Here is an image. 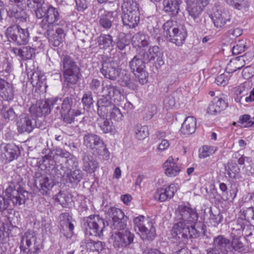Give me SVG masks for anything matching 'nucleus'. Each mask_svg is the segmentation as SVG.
I'll return each instance as SVG.
<instances>
[{
    "instance_id": "nucleus-49",
    "label": "nucleus",
    "mask_w": 254,
    "mask_h": 254,
    "mask_svg": "<svg viewBox=\"0 0 254 254\" xmlns=\"http://www.w3.org/2000/svg\"><path fill=\"white\" fill-rule=\"evenodd\" d=\"M17 54L21 56L23 60L31 59L35 54V50L29 46L24 47L22 49H16Z\"/></svg>"
},
{
    "instance_id": "nucleus-40",
    "label": "nucleus",
    "mask_w": 254,
    "mask_h": 254,
    "mask_svg": "<svg viewBox=\"0 0 254 254\" xmlns=\"http://www.w3.org/2000/svg\"><path fill=\"white\" fill-rule=\"evenodd\" d=\"M233 158L238 159V163L240 165H244L246 161L250 163L249 166L246 167L247 173L248 175L254 174V164L249 158L245 157L243 155H241L238 152L233 154Z\"/></svg>"
},
{
    "instance_id": "nucleus-7",
    "label": "nucleus",
    "mask_w": 254,
    "mask_h": 254,
    "mask_svg": "<svg viewBox=\"0 0 254 254\" xmlns=\"http://www.w3.org/2000/svg\"><path fill=\"white\" fill-rule=\"evenodd\" d=\"M163 29L164 35L167 41L174 43L177 46H180L184 43L187 32L183 26H173L172 21H167L163 24Z\"/></svg>"
},
{
    "instance_id": "nucleus-13",
    "label": "nucleus",
    "mask_w": 254,
    "mask_h": 254,
    "mask_svg": "<svg viewBox=\"0 0 254 254\" xmlns=\"http://www.w3.org/2000/svg\"><path fill=\"white\" fill-rule=\"evenodd\" d=\"M140 50L148 64L156 60L155 66L156 68L164 64L163 52L159 46L156 45L150 46L148 50L140 49Z\"/></svg>"
},
{
    "instance_id": "nucleus-59",
    "label": "nucleus",
    "mask_w": 254,
    "mask_h": 254,
    "mask_svg": "<svg viewBox=\"0 0 254 254\" xmlns=\"http://www.w3.org/2000/svg\"><path fill=\"white\" fill-rule=\"evenodd\" d=\"M12 64L7 59H4L0 64V73L5 72L8 75L12 71Z\"/></svg>"
},
{
    "instance_id": "nucleus-4",
    "label": "nucleus",
    "mask_w": 254,
    "mask_h": 254,
    "mask_svg": "<svg viewBox=\"0 0 254 254\" xmlns=\"http://www.w3.org/2000/svg\"><path fill=\"white\" fill-rule=\"evenodd\" d=\"M102 67L100 72L105 78L115 81L120 73V57L119 54L112 56H103L101 61Z\"/></svg>"
},
{
    "instance_id": "nucleus-42",
    "label": "nucleus",
    "mask_w": 254,
    "mask_h": 254,
    "mask_svg": "<svg viewBox=\"0 0 254 254\" xmlns=\"http://www.w3.org/2000/svg\"><path fill=\"white\" fill-rule=\"evenodd\" d=\"M83 173L79 169H75L69 172L64 176V179L66 183L77 185L82 179Z\"/></svg>"
},
{
    "instance_id": "nucleus-37",
    "label": "nucleus",
    "mask_w": 254,
    "mask_h": 254,
    "mask_svg": "<svg viewBox=\"0 0 254 254\" xmlns=\"http://www.w3.org/2000/svg\"><path fill=\"white\" fill-rule=\"evenodd\" d=\"M196 121L194 117H188L182 125L181 132L184 134L188 135L193 133L196 129Z\"/></svg>"
},
{
    "instance_id": "nucleus-35",
    "label": "nucleus",
    "mask_w": 254,
    "mask_h": 254,
    "mask_svg": "<svg viewBox=\"0 0 254 254\" xmlns=\"http://www.w3.org/2000/svg\"><path fill=\"white\" fill-rule=\"evenodd\" d=\"M97 42L99 48L103 50L112 48L115 44L113 37L109 34H101L97 38Z\"/></svg>"
},
{
    "instance_id": "nucleus-21",
    "label": "nucleus",
    "mask_w": 254,
    "mask_h": 254,
    "mask_svg": "<svg viewBox=\"0 0 254 254\" xmlns=\"http://www.w3.org/2000/svg\"><path fill=\"white\" fill-rule=\"evenodd\" d=\"M228 105L225 97H215L209 104L207 108V113L211 115H216L224 110Z\"/></svg>"
},
{
    "instance_id": "nucleus-15",
    "label": "nucleus",
    "mask_w": 254,
    "mask_h": 254,
    "mask_svg": "<svg viewBox=\"0 0 254 254\" xmlns=\"http://www.w3.org/2000/svg\"><path fill=\"white\" fill-rule=\"evenodd\" d=\"M55 183L51 176L40 172L35 174V185L43 195H46L55 186Z\"/></svg>"
},
{
    "instance_id": "nucleus-11",
    "label": "nucleus",
    "mask_w": 254,
    "mask_h": 254,
    "mask_svg": "<svg viewBox=\"0 0 254 254\" xmlns=\"http://www.w3.org/2000/svg\"><path fill=\"white\" fill-rule=\"evenodd\" d=\"M5 34L10 41H13L18 45L26 44L29 38L28 29L22 28L17 24L9 26Z\"/></svg>"
},
{
    "instance_id": "nucleus-20",
    "label": "nucleus",
    "mask_w": 254,
    "mask_h": 254,
    "mask_svg": "<svg viewBox=\"0 0 254 254\" xmlns=\"http://www.w3.org/2000/svg\"><path fill=\"white\" fill-rule=\"evenodd\" d=\"M177 190L176 185L172 184L165 188L157 189L154 194V197L156 200L164 202L172 198Z\"/></svg>"
},
{
    "instance_id": "nucleus-64",
    "label": "nucleus",
    "mask_w": 254,
    "mask_h": 254,
    "mask_svg": "<svg viewBox=\"0 0 254 254\" xmlns=\"http://www.w3.org/2000/svg\"><path fill=\"white\" fill-rule=\"evenodd\" d=\"M90 89L94 93H97L103 87H101V82L98 79H93L89 83Z\"/></svg>"
},
{
    "instance_id": "nucleus-51",
    "label": "nucleus",
    "mask_w": 254,
    "mask_h": 254,
    "mask_svg": "<svg viewBox=\"0 0 254 254\" xmlns=\"http://www.w3.org/2000/svg\"><path fill=\"white\" fill-rule=\"evenodd\" d=\"M81 102L84 108L88 109L91 108L94 102L92 93L91 91H87L84 92Z\"/></svg>"
},
{
    "instance_id": "nucleus-41",
    "label": "nucleus",
    "mask_w": 254,
    "mask_h": 254,
    "mask_svg": "<svg viewBox=\"0 0 254 254\" xmlns=\"http://www.w3.org/2000/svg\"><path fill=\"white\" fill-rule=\"evenodd\" d=\"M26 6L24 8H18L20 10H18L16 8L9 9L7 11V15L10 18H15L17 20H19V22H26L27 18V15L24 11L26 9Z\"/></svg>"
},
{
    "instance_id": "nucleus-5",
    "label": "nucleus",
    "mask_w": 254,
    "mask_h": 254,
    "mask_svg": "<svg viewBox=\"0 0 254 254\" xmlns=\"http://www.w3.org/2000/svg\"><path fill=\"white\" fill-rule=\"evenodd\" d=\"M83 144L105 160L110 159V153L103 139L97 134L87 133L83 136Z\"/></svg>"
},
{
    "instance_id": "nucleus-33",
    "label": "nucleus",
    "mask_w": 254,
    "mask_h": 254,
    "mask_svg": "<svg viewBox=\"0 0 254 254\" xmlns=\"http://www.w3.org/2000/svg\"><path fill=\"white\" fill-rule=\"evenodd\" d=\"M98 126L104 133H112L115 131V127L110 119L99 116L96 121Z\"/></svg>"
},
{
    "instance_id": "nucleus-30",
    "label": "nucleus",
    "mask_w": 254,
    "mask_h": 254,
    "mask_svg": "<svg viewBox=\"0 0 254 254\" xmlns=\"http://www.w3.org/2000/svg\"><path fill=\"white\" fill-rule=\"evenodd\" d=\"M163 167L165 168V174L169 177L177 176L181 171V167L175 161L173 157H169L164 162Z\"/></svg>"
},
{
    "instance_id": "nucleus-6",
    "label": "nucleus",
    "mask_w": 254,
    "mask_h": 254,
    "mask_svg": "<svg viewBox=\"0 0 254 254\" xmlns=\"http://www.w3.org/2000/svg\"><path fill=\"white\" fill-rule=\"evenodd\" d=\"M61 67L63 72L64 82L67 86L74 84L78 80L79 68L76 62L69 56L62 55L61 58Z\"/></svg>"
},
{
    "instance_id": "nucleus-45",
    "label": "nucleus",
    "mask_w": 254,
    "mask_h": 254,
    "mask_svg": "<svg viewBox=\"0 0 254 254\" xmlns=\"http://www.w3.org/2000/svg\"><path fill=\"white\" fill-rule=\"evenodd\" d=\"M229 252H232L233 251L241 253L245 250V245L242 241L240 238L234 237L230 241V244L228 247Z\"/></svg>"
},
{
    "instance_id": "nucleus-26",
    "label": "nucleus",
    "mask_w": 254,
    "mask_h": 254,
    "mask_svg": "<svg viewBox=\"0 0 254 254\" xmlns=\"http://www.w3.org/2000/svg\"><path fill=\"white\" fill-rule=\"evenodd\" d=\"M48 106L47 99L39 101L30 107L29 111L32 115L37 117L45 116L50 113V108Z\"/></svg>"
},
{
    "instance_id": "nucleus-3",
    "label": "nucleus",
    "mask_w": 254,
    "mask_h": 254,
    "mask_svg": "<svg viewBox=\"0 0 254 254\" xmlns=\"http://www.w3.org/2000/svg\"><path fill=\"white\" fill-rule=\"evenodd\" d=\"M34 11L38 19L43 18L39 25L42 29H47L60 24V15L58 9L51 5L42 4Z\"/></svg>"
},
{
    "instance_id": "nucleus-19",
    "label": "nucleus",
    "mask_w": 254,
    "mask_h": 254,
    "mask_svg": "<svg viewBox=\"0 0 254 254\" xmlns=\"http://www.w3.org/2000/svg\"><path fill=\"white\" fill-rule=\"evenodd\" d=\"M212 19L214 25L217 28H221L225 26L228 27L231 24V16L226 10L217 9L214 11Z\"/></svg>"
},
{
    "instance_id": "nucleus-48",
    "label": "nucleus",
    "mask_w": 254,
    "mask_h": 254,
    "mask_svg": "<svg viewBox=\"0 0 254 254\" xmlns=\"http://www.w3.org/2000/svg\"><path fill=\"white\" fill-rule=\"evenodd\" d=\"M130 43L129 40L127 39V35L124 32H120L117 38L116 42L117 48L120 50H123Z\"/></svg>"
},
{
    "instance_id": "nucleus-58",
    "label": "nucleus",
    "mask_w": 254,
    "mask_h": 254,
    "mask_svg": "<svg viewBox=\"0 0 254 254\" xmlns=\"http://www.w3.org/2000/svg\"><path fill=\"white\" fill-rule=\"evenodd\" d=\"M122 231L123 235V238L125 240L126 248L133 243L134 235L131 233L128 230H119Z\"/></svg>"
},
{
    "instance_id": "nucleus-44",
    "label": "nucleus",
    "mask_w": 254,
    "mask_h": 254,
    "mask_svg": "<svg viewBox=\"0 0 254 254\" xmlns=\"http://www.w3.org/2000/svg\"><path fill=\"white\" fill-rule=\"evenodd\" d=\"M122 9L123 13H140L138 4L133 0H126L123 3Z\"/></svg>"
},
{
    "instance_id": "nucleus-14",
    "label": "nucleus",
    "mask_w": 254,
    "mask_h": 254,
    "mask_svg": "<svg viewBox=\"0 0 254 254\" xmlns=\"http://www.w3.org/2000/svg\"><path fill=\"white\" fill-rule=\"evenodd\" d=\"M77 103L79 104V102L71 97H66L62 100L61 115L65 123H72V115L75 107H78Z\"/></svg>"
},
{
    "instance_id": "nucleus-12",
    "label": "nucleus",
    "mask_w": 254,
    "mask_h": 254,
    "mask_svg": "<svg viewBox=\"0 0 254 254\" xmlns=\"http://www.w3.org/2000/svg\"><path fill=\"white\" fill-rule=\"evenodd\" d=\"M176 214L179 221L177 223L184 224H191L197 221L198 218V214L195 209L184 204H180L176 210Z\"/></svg>"
},
{
    "instance_id": "nucleus-54",
    "label": "nucleus",
    "mask_w": 254,
    "mask_h": 254,
    "mask_svg": "<svg viewBox=\"0 0 254 254\" xmlns=\"http://www.w3.org/2000/svg\"><path fill=\"white\" fill-rule=\"evenodd\" d=\"M145 217L142 215H140L134 219L133 223L135 231H138L140 232L143 229L145 228L147 222L145 223Z\"/></svg>"
},
{
    "instance_id": "nucleus-22",
    "label": "nucleus",
    "mask_w": 254,
    "mask_h": 254,
    "mask_svg": "<svg viewBox=\"0 0 254 254\" xmlns=\"http://www.w3.org/2000/svg\"><path fill=\"white\" fill-rule=\"evenodd\" d=\"M46 80L45 75L41 71L35 70L30 75V81L33 86L37 87L42 91L46 92L48 87Z\"/></svg>"
},
{
    "instance_id": "nucleus-63",
    "label": "nucleus",
    "mask_w": 254,
    "mask_h": 254,
    "mask_svg": "<svg viewBox=\"0 0 254 254\" xmlns=\"http://www.w3.org/2000/svg\"><path fill=\"white\" fill-rule=\"evenodd\" d=\"M246 48L245 43L239 42L236 45L233 46L232 53L234 55L241 54L245 51Z\"/></svg>"
},
{
    "instance_id": "nucleus-46",
    "label": "nucleus",
    "mask_w": 254,
    "mask_h": 254,
    "mask_svg": "<svg viewBox=\"0 0 254 254\" xmlns=\"http://www.w3.org/2000/svg\"><path fill=\"white\" fill-rule=\"evenodd\" d=\"M133 131L136 138L139 140L144 139L149 134L148 127L146 126H141L140 124H137L134 126Z\"/></svg>"
},
{
    "instance_id": "nucleus-27",
    "label": "nucleus",
    "mask_w": 254,
    "mask_h": 254,
    "mask_svg": "<svg viewBox=\"0 0 254 254\" xmlns=\"http://www.w3.org/2000/svg\"><path fill=\"white\" fill-rule=\"evenodd\" d=\"M102 89L103 93L102 96H104L111 100L113 99L115 102L121 100L122 96L121 91L116 86L110 83L103 87Z\"/></svg>"
},
{
    "instance_id": "nucleus-38",
    "label": "nucleus",
    "mask_w": 254,
    "mask_h": 254,
    "mask_svg": "<svg viewBox=\"0 0 254 254\" xmlns=\"http://www.w3.org/2000/svg\"><path fill=\"white\" fill-rule=\"evenodd\" d=\"M113 240V246L118 251H122L126 248L125 241L123 238V235L122 231L117 230L113 233L111 236Z\"/></svg>"
},
{
    "instance_id": "nucleus-18",
    "label": "nucleus",
    "mask_w": 254,
    "mask_h": 254,
    "mask_svg": "<svg viewBox=\"0 0 254 254\" xmlns=\"http://www.w3.org/2000/svg\"><path fill=\"white\" fill-rule=\"evenodd\" d=\"M43 29L46 31L45 35L54 47L59 46L64 42L66 34L63 28L58 27L54 30L52 27Z\"/></svg>"
},
{
    "instance_id": "nucleus-28",
    "label": "nucleus",
    "mask_w": 254,
    "mask_h": 254,
    "mask_svg": "<svg viewBox=\"0 0 254 254\" xmlns=\"http://www.w3.org/2000/svg\"><path fill=\"white\" fill-rule=\"evenodd\" d=\"M84 244L87 249L102 254H107L109 252V249L106 248L105 243L103 242L85 239L82 241L81 246H84Z\"/></svg>"
},
{
    "instance_id": "nucleus-2",
    "label": "nucleus",
    "mask_w": 254,
    "mask_h": 254,
    "mask_svg": "<svg viewBox=\"0 0 254 254\" xmlns=\"http://www.w3.org/2000/svg\"><path fill=\"white\" fill-rule=\"evenodd\" d=\"M5 196L0 195V213L5 210L9 205L10 200L13 205H20L25 201V192H22L18 184L8 183L4 191Z\"/></svg>"
},
{
    "instance_id": "nucleus-16",
    "label": "nucleus",
    "mask_w": 254,
    "mask_h": 254,
    "mask_svg": "<svg viewBox=\"0 0 254 254\" xmlns=\"http://www.w3.org/2000/svg\"><path fill=\"white\" fill-rule=\"evenodd\" d=\"M185 1L189 14L194 20L199 18L204 7L208 3V0H185Z\"/></svg>"
},
{
    "instance_id": "nucleus-62",
    "label": "nucleus",
    "mask_w": 254,
    "mask_h": 254,
    "mask_svg": "<svg viewBox=\"0 0 254 254\" xmlns=\"http://www.w3.org/2000/svg\"><path fill=\"white\" fill-rule=\"evenodd\" d=\"M250 5L249 0H238L233 7L238 10H245L249 7Z\"/></svg>"
},
{
    "instance_id": "nucleus-60",
    "label": "nucleus",
    "mask_w": 254,
    "mask_h": 254,
    "mask_svg": "<svg viewBox=\"0 0 254 254\" xmlns=\"http://www.w3.org/2000/svg\"><path fill=\"white\" fill-rule=\"evenodd\" d=\"M210 222L214 226H217L223 220L222 215L220 212H218L217 214H213L211 210H210Z\"/></svg>"
},
{
    "instance_id": "nucleus-31",
    "label": "nucleus",
    "mask_w": 254,
    "mask_h": 254,
    "mask_svg": "<svg viewBox=\"0 0 254 254\" xmlns=\"http://www.w3.org/2000/svg\"><path fill=\"white\" fill-rule=\"evenodd\" d=\"M182 2V0H164L163 10L172 16H175L180 10V6Z\"/></svg>"
},
{
    "instance_id": "nucleus-50",
    "label": "nucleus",
    "mask_w": 254,
    "mask_h": 254,
    "mask_svg": "<svg viewBox=\"0 0 254 254\" xmlns=\"http://www.w3.org/2000/svg\"><path fill=\"white\" fill-rule=\"evenodd\" d=\"M0 96L5 101L11 100L13 99L14 96L13 88L10 83L0 90Z\"/></svg>"
},
{
    "instance_id": "nucleus-43",
    "label": "nucleus",
    "mask_w": 254,
    "mask_h": 254,
    "mask_svg": "<svg viewBox=\"0 0 254 254\" xmlns=\"http://www.w3.org/2000/svg\"><path fill=\"white\" fill-rule=\"evenodd\" d=\"M47 101L50 108V112L53 111L55 113L61 115L62 98L59 97H52L47 99Z\"/></svg>"
},
{
    "instance_id": "nucleus-32",
    "label": "nucleus",
    "mask_w": 254,
    "mask_h": 254,
    "mask_svg": "<svg viewBox=\"0 0 254 254\" xmlns=\"http://www.w3.org/2000/svg\"><path fill=\"white\" fill-rule=\"evenodd\" d=\"M131 42L134 47L139 48L147 47L150 44V37L147 34L138 32L132 36Z\"/></svg>"
},
{
    "instance_id": "nucleus-23",
    "label": "nucleus",
    "mask_w": 254,
    "mask_h": 254,
    "mask_svg": "<svg viewBox=\"0 0 254 254\" xmlns=\"http://www.w3.org/2000/svg\"><path fill=\"white\" fill-rule=\"evenodd\" d=\"M230 244V240L224 236L219 235L214 237L212 246L208 248V250H213L215 251L227 252L228 253L229 250L228 247Z\"/></svg>"
},
{
    "instance_id": "nucleus-29",
    "label": "nucleus",
    "mask_w": 254,
    "mask_h": 254,
    "mask_svg": "<svg viewBox=\"0 0 254 254\" xmlns=\"http://www.w3.org/2000/svg\"><path fill=\"white\" fill-rule=\"evenodd\" d=\"M114 105L112 100L102 96L97 102L98 115L99 116H105L109 114Z\"/></svg>"
},
{
    "instance_id": "nucleus-25",
    "label": "nucleus",
    "mask_w": 254,
    "mask_h": 254,
    "mask_svg": "<svg viewBox=\"0 0 254 254\" xmlns=\"http://www.w3.org/2000/svg\"><path fill=\"white\" fill-rule=\"evenodd\" d=\"M82 162L83 170L88 173H94L99 167L97 160L89 153H83Z\"/></svg>"
},
{
    "instance_id": "nucleus-57",
    "label": "nucleus",
    "mask_w": 254,
    "mask_h": 254,
    "mask_svg": "<svg viewBox=\"0 0 254 254\" xmlns=\"http://www.w3.org/2000/svg\"><path fill=\"white\" fill-rule=\"evenodd\" d=\"M254 216V210L253 207H250L246 209H241L240 211V218L249 221L251 218Z\"/></svg>"
},
{
    "instance_id": "nucleus-10",
    "label": "nucleus",
    "mask_w": 254,
    "mask_h": 254,
    "mask_svg": "<svg viewBox=\"0 0 254 254\" xmlns=\"http://www.w3.org/2000/svg\"><path fill=\"white\" fill-rule=\"evenodd\" d=\"M19 248L23 254H39L42 246L38 244L37 238L33 233L27 232L21 238Z\"/></svg>"
},
{
    "instance_id": "nucleus-55",
    "label": "nucleus",
    "mask_w": 254,
    "mask_h": 254,
    "mask_svg": "<svg viewBox=\"0 0 254 254\" xmlns=\"http://www.w3.org/2000/svg\"><path fill=\"white\" fill-rule=\"evenodd\" d=\"M240 169L236 163L231 162L229 163L228 174L231 178H237L239 175Z\"/></svg>"
},
{
    "instance_id": "nucleus-34",
    "label": "nucleus",
    "mask_w": 254,
    "mask_h": 254,
    "mask_svg": "<svg viewBox=\"0 0 254 254\" xmlns=\"http://www.w3.org/2000/svg\"><path fill=\"white\" fill-rule=\"evenodd\" d=\"M122 16L123 24L129 28H135L140 20V13H123Z\"/></svg>"
},
{
    "instance_id": "nucleus-17",
    "label": "nucleus",
    "mask_w": 254,
    "mask_h": 254,
    "mask_svg": "<svg viewBox=\"0 0 254 254\" xmlns=\"http://www.w3.org/2000/svg\"><path fill=\"white\" fill-rule=\"evenodd\" d=\"M108 214L112 219L111 227L113 230H123L126 228L125 215L121 209L116 207H111L108 210Z\"/></svg>"
},
{
    "instance_id": "nucleus-24",
    "label": "nucleus",
    "mask_w": 254,
    "mask_h": 254,
    "mask_svg": "<svg viewBox=\"0 0 254 254\" xmlns=\"http://www.w3.org/2000/svg\"><path fill=\"white\" fill-rule=\"evenodd\" d=\"M17 127L19 133H21L24 132L29 133L36 127V121L31 120L25 115H22L17 122Z\"/></svg>"
},
{
    "instance_id": "nucleus-53",
    "label": "nucleus",
    "mask_w": 254,
    "mask_h": 254,
    "mask_svg": "<svg viewBox=\"0 0 254 254\" xmlns=\"http://www.w3.org/2000/svg\"><path fill=\"white\" fill-rule=\"evenodd\" d=\"M238 123L244 125V127H254V118H251L249 115L245 114L240 117Z\"/></svg>"
},
{
    "instance_id": "nucleus-8",
    "label": "nucleus",
    "mask_w": 254,
    "mask_h": 254,
    "mask_svg": "<svg viewBox=\"0 0 254 254\" xmlns=\"http://www.w3.org/2000/svg\"><path fill=\"white\" fill-rule=\"evenodd\" d=\"M147 64L140 49L128 63L131 71L142 85L146 84L148 81V73L145 70V64Z\"/></svg>"
},
{
    "instance_id": "nucleus-9",
    "label": "nucleus",
    "mask_w": 254,
    "mask_h": 254,
    "mask_svg": "<svg viewBox=\"0 0 254 254\" xmlns=\"http://www.w3.org/2000/svg\"><path fill=\"white\" fill-rule=\"evenodd\" d=\"M83 221L86 235L99 237L103 236L105 223L104 220L99 215H91L84 218Z\"/></svg>"
},
{
    "instance_id": "nucleus-1",
    "label": "nucleus",
    "mask_w": 254,
    "mask_h": 254,
    "mask_svg": "<svg viewBox=\"0 0 254 254\" xmlns=\"http://www.w3.org/2000/svg\"><path fill=\"white\" fill-rule=\"evenodd\" d=\"M191 224L176 223L173 227L174 242L180 245L187 244L189 240L205 235V225L201 222H193Z\"/></svg>"
},
{
    "instance_id": "nucleus-47",
    "label": "nucleus",
    "mask_w": 254,
    "mask_h": 254,
    "mask_svg": "<svg viewBox=\"0 0 254 254\" xmlns=\"http://www.w3.org/2000/svg\"><path fill=\"white\" fill-rule=\"evenodd\" d=\"M110 14L109 12H104V14L99 16L98 22L99 25L105 29H110L112 25V22L111 20Z\"/></svg>"
},
{
    "instance_id": "nucleus-52",
    "label": "nucleus",
    "mask_w": 254,
    "mask_h": 254,
    "mask_svg": "<svg viewBox=\"0 0 254 254\" xmlns=\"http://www.w3.org/2000/svg\"><path fill=\"white\" fill-rule=\"evenodd\" d=\"M147 30L151 36L154 38L160 35V29L156 21L148 22Z\"/></svg>"
},
{
    "instance_id": "nucleus-56",
    "label": "nucleus",
    "mask_w": 254,
    "mask_h": 254,
    "mask_svg": "<svg viewBox=\"0 0 254 254\" xmlns=\"http://www.w3.org/2000/svg\"><path fill=\"white\" fill-rule=\"evenodd\" d=\"M109 114L110 118L116 121L120 122L123 120V114L121 112L120 109L115 105L109 111Z\"/></svg>"
},
{
    "instance_id": "nucleus-39",
    "label": "nucleus",
    "mask_w": 254,
    "mask_h": 254,
    "mask_svg": "<svg viewBox=\"0 0 254 254\" xmlns=\"http://www.w3.org/2000/svg\"><path fill=\"white\" fill-rule=\"evenodd\" d=\"M139 235L143 240L152 241L156 237V230L152 223L147 222L145 228L139 232Z\"/></svg>"
},
{
    "instance_id": "nucleus-61",
    "label": "nucleus",
    "mask_w": 254,
    "mask_h": 254,
    "mask_svg": "<svg viewBox=\"0 0 254 254\" xmlns=\"http://www.w3.org/2000/svg\"><path fill=\"white\" fill-rule=\"evenodd\" d=\"M44 3L43 0H26V6L34 11Z\"/></svg>"
},
{
    "instance_id": "nucleus-36",
    "label": "nucleus",
    "mask_w": 254,
    "mask_h": 254,
    "mask_svg": "<svg viewBox=\"0 0 254 254\" xmlns=\"http://www.w3.org/2000/svg\"><path fill=\"white\" fill-rule=\"evenodd\" d=\"M4 155L8 162L16 159L20 152L19 147L14 144H7L4 147Z\"/></svg>"
}]
</instances>
